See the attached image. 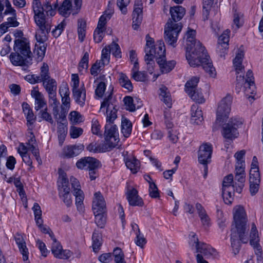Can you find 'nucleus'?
<instances>
[{
	"instance_id": "nucleus-1",
	"label": "nucleus",
	"mask_w": 263,
	"mask_h": 263,
	"mask_svg": "<svg viewBox=\"0 0 263 263\" xmlns=\"http://www.w3.org/2000/svg\"><path fill=\"white\" fill-rule=\"evenodd\" d=\"M196 31L190 29L186 33V58L191 66H201L205 71L211 77L214 78L216 70L212 63L210 62L209 56L206 55L205 48L195 37Z\"/></svg>"
},
{
	"instance_id": "nucleus-2",
	"label": "nucleus",
	"mask_w": 263,
	"mask_h": 263,
	"mask_svg": "<svg viewBox=\"0 0 263 263\" xmlns=\"http://www.w3.org/2000/svg\"><path fill=\"white\" fill-rule=\"evenodd\" d=\"M234 223L231 230V242L233 253L236 255L240 249L241 242L247 243L248 228L247 218L244 209L239 206L233 214Z\"/></svg>"
},
{
	"instance_id": "nucleus-3",
	"label": "nucleus",
	"mask_w": 263,
	"mask_h": 263,
	"mask_svg": "<svg viewBox=\"0 0 263 263\" xmlns=\"http://www.w3.org/2000/svg\"><path fill=\"white\" fill-rule=\"evenodd\" d=\"M115 101V100H112V93L110 92L101 103L100 108L101 110L103 108L107 107L106 111L104 112V114H106V122L109 124H106L105 126V144L110 150L115 147L119 141L117 126L110 124L113 123L117 117L118 109L116 108V105L114 104Z\"/></svg>"
},
{
	"instance_id": "nucleus-4",
	"label": "nucleus",
	"mask_w": 263,
	"mask_h": 263,
	"mask_svg": "<svg viewBox=\"0 0 263 263\" xmlns=\"http://www.w3.org/2000/svg\"><path fill=\"white\" fill-rule=\"evenodd\" d=\"M172 20H170L165 26L164 40L173 46L176 43L179 33L181 31L182 25L181 23H174L181 20L185 14V9L181 6H176L170 8Z\"/></svg>"
},
{
	"instance_id": "nucleus-5",
	"label": "nucleus",
	"mask_w": 263,
	"mask_h": 263,
	"mask_svg": "<svg viewBox=\"0 0 263 263\" xmlns=\"http://www.w3.org/2000/svg\"><path fill=\"white\" fill-rule=\"evenodd\" d=\"M13 50L15 52H12L9 56L13 65L28 67L32 64V53L27 39L22 37L15 40Z\"/></svg>"
},
{
	"instance_id": "nucleus-6",
	"label": "nucleus",
	"mask_w": 263,
	"mask_h": 263,
	"mask_svg": "<svg viewBox=\"0 0 263 263\" xmlns=\"http://www.w3.org/2000/svg\"><path fill=\"white\" fill-rule=\"evenodd\" d=\"M242 124V122L239 118H231L227 123L224 124L221 132L223 137L227 139L225 144L229 145V141H232L236 138L239 135L238 128Z\"/></svg>"
},
{
	"instance_id": "nucleus-7",
	"label": "nucleus",
	"mask_w": 263,
	"mask_h": 263,
	"mask_svg": "<svg viewBox=\"0 0 263 263\" xmlns=\"http://www.w3.org/2000/svg\"><path fill=\"white\" fill-rule=\"evenodd\" d=\"M242 87L243 88L245 93L248 96L253 94L255 90V86L254 81V77L252 71L249 70L246 74V78L244 76L237 75L236 77V90L239 92Z\"/></svg>"
},
{
	"instance_id": "nucleus-8",
	"label": "nucleus",
	"mask_w": 263,
	"mask_h": 263,
	"mask_svg": "<svg viewBox=\"0 0 263 263\" xmlns=\"http://www.w3.org/2000/svg\"><path fill=\"white\" fill-rule=\"evenodd\" d=\"M50 30H43L40 28L36 30L35 39L37 43L35 45L34 53L37 55V61H42L44 58L46 50L47 45L45 42L48 40V34Z\"/></svg>"
},
{
	"instance_id": "nucleus-9",
	"label": "nucleus",
	"mask_w": 263,
	"mask_h": 263,
	"mask_svg": "<svg viewBox=\"0 0 263 263\" xmlns=\"http://www.w3.org/2000/svg\"><path fill=\"white\" fill-rule=\"evenodd\" d=\"M232 102V97L230 95H227L221 100L217 110V122H223L228 118Z\"/></svg>"
},
{
	"instance_id": "nucleus-10",
	"label": "nucleus",
	"mask_w": 263,
	"mask_h": 263,
	"mask_svg": "<svg viewBox=\"0 0 263 263\" xmlns=\"http://www.w3.org/2000/svg\"><path fill=\"white\" fill-rule=\"evenodd\" d=\"M213 152L212 145L210 143H206L201 145L198 151V161L204 165L205 173L204 177L205 178L208 173V163L211 161Z\"/></svg>"
},
{
	"instance_id": "nucleus-11",
	"label": "nucleus",
	"mask_w": 263,
	"mask_h": 263,
	"mask_svg": "<svg viewBox=\"0 0 263 263\" xmlns=\"http://www.w3.org/2000/svg\"><path fill=\"white\" fill-rule=\"evenodd\" d=\"M59 182V196L67 207L71 206L72 198L70 193V189L69 186L68 179L63 176Z\"/></svg>"
},
{
	"instance_id": "nucleus-12",
	"label": "nucleus",
	"mask_w": 263,
	"mask_h": 263,
	"mask_svg": "<svg viewBox=\"0 0 263 263\" xmlns=\"http://www.w3.org/2000/svg\"><path fill=\"white\" fill-rule=\"evenodd\" d=\"M76 166L79 169L89 171L91 169L99 168L101 167V163L95 158L85 157L77 162Z\"/></svg>"
},
{
	"instance_id": "nucleus-13",
	"label": "nucleus",
	"mask_w": 263,
	"mask_h": 263,
	"mask_svg": "<svg viewBox=\"0 0 263 263\" xmlns=\"http://www.w3.org/2000/svg\"><path fill=\"white\" fill-rule=\"evenodd\" d=\"M70 182L73 188V194L76 197V204L78 210H82L84 195L82 190H81L80 184L79 181L74 177L70 178Z\"/></svg>"
},
{
	"instance_id": "nucleus-14",
	"label": "nucleus",
	"mask_w": 263,
	"mask_h": 263,
	"mask_svg": "<svg viewBox=\"0 0 263 263\" xmlns=\"http://www.w3.org/2000/svg\"><path fill=\"white\" fill-rule=\"evenodd\" d=\"M230 31L226 30L219 37L217 52L219 53L220 57H224L229 48V34Z\"/></svg>"
},
{
	"instance_id": "nucleus-15",
	"label": "nucleus",
	"mask_w": 263,
	"mask_h": 263,
	"mask_svg": "<svg viewBox=\"0 0 263 263\" xmlns=\"http://www.w3.org/2000/svg\"><path fill=\"white\" fill-rule=\"evenodd\" d=\"M51 252L55 257L62 259H67L72 255V252L70 250H63L59 241L52 242Z\"/></svg>"
},
{
	"instance_id": "nucleus-16",
	"label": "nucleus",
	"mask_w": 263,
	"mask_h": 263,
	"mask_svg": "<svg viewBox=\"0 0 263 263\" xmlns=\"http://www.w3.org/2000/svg\"><path fill=\"white\" fill-rule=\"evenodd\" d=\"M250 243L253 247L255 254L258 256L262 254V248L259 243L258 231L254 223L251 225Z\"/></svg>"
},
{
	"instance_id": "nucleus-17",
	"label": "nucleus",
	"mask_w": 263,
	"mask_h": 263,
	"mask_svg": "<svg viewBox=\"0 0 263 263\" xmlns=\"http://www.w3.org/2000/svg\"><path fill=\"white\" fill-rule=\"evenodd\" d=\"M92 208L93 213L106 212V202L100 192L94 194Z\"/></svg>"
},
{
	"instance_id": "nucleus-18",
	"label": "nucleus",
	"mask_w": 263,
	"mask_h": 263,
	"mask_svg": "<svg viewBox=\"0 0 263 263\" xmlns=\"http://www.w3.org/2000/svg\"><path fill=\"white\" fill-rule=\"evenodd\" d=\"M38 86L33 87L31 91V97L35 99L34 109L37 111L44 109L47 106L46 101L43 95L38 90Z\"/></svg>"
},
{
	"instance_id": "nucleus-19",
	"label": "nucleus",
	"mask_w": 263,
	"mask_h": 263,
	"mask_svg": "<svg viewBox=\"0 0 263 263\" xmlns=\"http://www.w3.org/2000/svg\"><path fill=\"white\" fill-rule=\"evenodd\" d=\"M126 195L130 205L142 206L144 205L143 201L138 195V191L136 189H128Z\"/></svg>"
},
{
	"instance_id": "nucleus-20",
	"label": "nucleus",
	"mask_w": 263,
	"mask_h": 263,
	"mask_svg": "<svg viewBox=\"0 0 263 263\" xmlns=\"http://www.w3.org/2000/svg\"><path fill=\"white\" fill-rule=\"evenodd\" d=\"M83 144L69 145L64 147L63 155L67 158H73L79 155L84 149Z\"/></svg>"
},
{
	"instance_id": "nucleus-21",
	"label": "nucleus",
	"mask_w": 263,
	"mask_h": 263,
	"mask_svg": "<svg viewBox=\"0 0 263 263\" xmlns=\"http://www.w3.org/2000/svg\"><path fill=\"white\" fill-rule=\"evenodd\" d=\"M14 239L19 250L22 254L23 260L27 261L28 260L29 252L24 238L20 233H16L14 236Z\"/></svg>"
},
{
	"instance_id": "nucleus-22",
	"label": "nucleus",
	"mask_w": 263,
	"mask_h": 263,
	"mask_svg": "<svg viewBox=\"0 0 263 263\" xmlns=\"http://www.w3.org/2000/svg\"><path fill=\"white\" fill-rule=\"evenodd\" d=\"M159 65L162 73H167L170 72L175 67L176 63L174 60L167 61L166 57L157 58L156 61Z\"/></svg>"
},
{
	"instance_id": "nucleus-23",
	"label": "nucleus",
	"mask_w": 263,
	"mask_h": 263,
	"mask_svg": "<svg viewBox=\"0 0 263 263\" xmlns=\"http://www.w3.org/2000/svg\"><path fill=\"white\" fill-rule=\"evenodd\" d=\"M244 57L243 51L239 48L236 53V55L233 60V66L235 68L237 74L241 73L244 70V66L242 65V62Z\"/></svg>"
},
{
	"instance_id": "nucleus-24",
	"label": "nucleus",
	"mask_w": 263,
	"mask_h": 263,
	"mask_svg": "<svg viewBox=\"0 0 263 263\" xmlns=\"http://www.w3.org/2000/svg\"><path fill=\"white\" fill-rule=\"evenodd\" d=\"M72 95L76 102L80 106L83 107L86 100L85 88H72Z\"/></svg>"
},
{
	"instance_id": "nucleus-25",
	"label": "nucleus",
	"mask_w": 263,
	"mask_h": 263,
	"mask_svg": "<svg viewBox=\"0 0 263 263\" xmlns=\"http://www.w3.org/2000/svg\"><path fill=\"white\" fill-rule=\"evenodd\" d=\"M202 112L198 105H193L191 107V122L197 125L200 124L203 121Z\"/></svg>"
},
{
	"instance_id": "nucleus-26",
	"label": "nucleus",
	"mask_w": 263,
	"mask_h": 263,
	"mask_svg": "<svg viewBox=\"0 0 263 263\" xmlns=\"http://www.w3.org/2000/svg\"><path fill=\"white\" fill-rule=\"evenodd\" d=\"M142 8L140 7H135L133 12V28L138 30L142 21Z\"/></svg>"
},
{
	"instance_id": "nucleus-27",
	"label": "nucleus",
	"mask_w": 263,
	"mask_h": 263,
	"mask_svg": "<svg viewBox=\"0 0 263 263\" xmlns=\"http://www.w3.org/2000/svg\"><path fill=\"white\" fill-rule=\"evenodd\" d=\"M126 167L129 168L133 174L138 172L140 169V162L135 157H128L124 158Z\"/></svg>"
},
{
	"instance_id": "nucleus-28",
	"label": "nucleus",
	"mask_w": 263,
	"mask_h": 263,
	"mask_svg": "<svg viewBox=\"0 0 263 263\" xmlns=\"http://www.w3.org/2000/svg\"><path fill=\"white\" fill-rule=\"evenodd\" d=\"M58 124V136L60 145H62L65 139L67 133V122H62L57 121Z\"/></svg>"
},
{
	"instance_id": "nucleus-29",
	"label": "nucleus",
	"mask_w": 263,
	"mask_h": 263,
	"mask_svg": "<svg viewBox=\"0 0 263 263\" xmlns=\"http://www.w3.org/2000/svg\"><path fill=\"white\" fill-rule=\"evenodd\" d=\"M159 96L161 100L168 107H172V99L170 92L168 88L164 85H161L159 89Z\"/></svg>"
},
{
	"instance_id": "nucleus-30",
	"label": "nucleus",
	"mask_w": 263,
	"mask_h": 263,
	"mask_svg": "<svg viewBox=\"0 0 263 263\" xmlns=\"http://www.w3.org/2000/svg\"><path fill=\"white\" fill-rule=\"evenodd\" d=\"M59 93L62 97V104L64 105L67 109L70 108V98L69 97V90L67 85L60 87L59 88Z\"/></svg>"
},
{
	"instance_id": "nucleus-31",
	"label": "nucleus",
	"mask_w": 263,
	"mask_h": 263,
	"mask_svg": "<svg viewBox=\"0 0 263 263\" xmlns=\"http://www.w3.org/2000/svg\"><path fill=\"white\" fill-rule=\"evenodd\" d=\"M215 252V249L203 242H201V244L196 248V252L200 253L206 258L214 255Z\"/></svg>"
},
{
	"instance_id": "nucleus-32",
	"label": "nucleus",
	"mask_w": 263,
	"mask_h": 263,
	"mask_svg": "<svg viewBox=\"0 0 263 263\" xmlns=\"http://www.w3.org/2000/svg\"><path fill=\"white\" fill-rule=\"evenodd\" d=\"M153 56L155 58L156 61H157V58L165 57V48L162 40L158 41L157 44L154 46Z\"/></svg>"
},
{
	"instance_id": "nucleus-33",
	"label": "nucleus",
	"mask_w": 263,
	"mask_h": 263,
	"mask_svg": "<svg viewBox=\"0 0 263 263\" xmlns=\"http://www.w3.org/2000/svg\"><path fill=\"white\" fill-rule=\"evenodd\" d=\"M246 175L235 174V182L232 184V190L240 193L244 187Z\"/></svg>"
},
{
	"instance_id": "nucleus-34",
	"label": "nucleus",
	"mask_w": 263,
	"mask_h": 263,
	"mask_svg": "<svg viewBox=\"0 0 263 263\" xmlns=\"http://www.w3.org/2000/svg\"><path fill=\"white\" fill-rule=\"evenodd\" d=\"M72 4L70 0H64L62 5L59 7V13L62 16L67 17L71 13Z\"/></svg>"
},
{
	"instance_id": "nucleus-35",
	"label": "nucleus",
	"mask_w": 263,
	"mask_h": 263,
	"mask_svg": "<svg viewBox=\"0 0 263 263\" xmlns=\"http://www.w3.org/2000/svg\"><path fill=\"white\" fill-rule=\"evenodd\" d=\"M132 124L129 120L126 118L123 117L121 121V132L123 136L127 138L132 133Z\"/></svg>"
},
{
	"instance_id": "nucleus-36",
	"label": "nucleus",
	"mask_w": 263,
	"mask_h": 263,
	"mask_svg": "<svg viewBox=\"0 0 263 263\" xmlns=\"http://www.w3.org/2000/svg\"><path fill=\"white\" fill-rule=\"evenodd\" d=\"M87 151L90 152H93L95 153H103L106 151H110L108 148V147L106 146V144L104 143L103 144H98L97 145L96 143H90L86 147Z\"/></svg>"
},
{
	"instance_id": "nucleus-37",
	"label": "nucleus",
	"mask_w": 263,
	"mask_h": 263,
	"mask_svg": "<svg viewBox=\"0 0 263 263\" xmlns=\"http://www.w3.org/2000/svg\"><path fill=\"white\" fill-rule=\"evenodd\" d=\"M199 79L197 77H193L187 81L185 84V91L187 93H191L195 90L198 89L197 84Z\"/></svg>"
},
{
	"instance_id": "nucleus-38",
	"label": "nucleus",
	"mask_w": 263,
	"mask_h": 263,
	"mask_svg": "<svg viewBox=\"0 0 263 263\" xmlns=\"http://www.w3.org/2000/svg\"><path fill=\"white\" fill-rule=\"evenodd\" d=\"M86 22L83 19L78 21V34L80 42H83L86 35Z\"/></svg>"
},
{
	"instance_id": "nucleus-39",
	"label": "nucleus",
	"mask_w": 263,
	"mask_h": 263,
	"mask_svg": "<svg viewBox=\"0 0 263 263\" xmlns=\"http://www.w3.org/2000/svg\"><path fill=\"white\" fill-rule=\"evenodd\" d=\"M119 83L121 86L129 91L133 90V85L128 79V77L123 73H121L119 74Z\"/></svg>"
},
{
	"instance_id": "nucleus-40",
	"label": "nucleus",
	"mask_w": 263,
	"mask_h": 263,
	"mask_svg": "<svg viewBox=\"0 0 263 263\" xmlns=\"http://www.w3.org/2000/svg\"><path fill=\"white\" fill-rule=\"evenodd\" d=\"M95 216V222L98 227L103 228L106 222V212L93 213Z\"/></svg>"
},
{
	"instance_id": "nucleus-41",
	"label": "nucleus",
	"mask_w": 263,
	"mask_h": 263,
	"mask_svg": "<svg viewBox=\"0 0 263 263\" xmlns=\"http://www.w3.org/2000/svg\"><path fill=\"white\" fill-rule=\"evenodd\" d=\"M38 77L41 80L40 81V83L51 78L49 71V67L47 64L45 63H43L42 66L40 68V73Z\"/></svg>"
},
{
	"instance_id": "nucleus-42",
	"label": "nucleus",
	"mask_w": 263,
	"mask_h": 263,
	"mask_svg": "<svg viewBox=\"0 0 263 263\" xmlns=\"http://www.w3.org/2000/svg\"><path fill=\"white\" fill-rule=\"evenodd\" d=\"M42 83L44 88L47 92L57 90V83L54 79L51 78Z\"/></svg>"
},
{
	"instance_id": "nucleus-43",
	"label": "nucleus",
	"mask_w": 263,
	"mask_h": 263,
	"mask_svg": "<svg viewBox=\"0 0 263 263\" xmlns=\"http://www.w3.org/2000/svg\"><path fill=\"white\" fill-rule=\"evenodd\" d=\"M232 187H222V195L226 203L230 204L233 200L234 192L231 191Z\"/></svg>"
},
{
	"instance_id": "nucleus-44",
	"label": "nucleus",
	"mask_w": 263,
	"mask_h": 263,
	"mask_svg": "<svg viewBox=\"0 0 263 263\" xmlns=\"http://www.w3.org/2000/svg\"><path fill=\"white\" fill-rule=\"evenodd\" d=\"M191 98L198 103H203L205 102L202 93L200 89H197L191 93H187Z\"/></svg>"
},
{
	"instance_id": "nucleus-45",
	"label": "nucleus",
	"mask_w": 263,
	"mask_h": 263,
	"mask_svg": "<svg viewBox=\"0 0 263 263\" xmlns=\"http://www.w3.org/2000/svg\"><path fill=\"white\" fill-rule=\"evenodd\" d=\"M92 248L95 252H98L102 245L101 237L99 233L95 231L92 236Z\"/></svg>"
},
{
	"instance_id": "nucleus-46",
	"label": "nucleus",
	"mask_w": 263,
	"mask_h": 263,
	"mask_svg": "<svg viewBox=\"0 0 263 263\" xmlns=\"http://www.w3.org/2000/svg\"><path fill=\"white\" fill-rule=\"evenodd\" d=\"M154 59H155V58L154 57L153 54H145L144 60L147 65V70L150 73H152L154 69Z\"/></svg>"
},
{
	"instance_id": "nucleus-47",
	"label": "nucleus",
	"mask_w": 263,
	"mask_h": 263,
	"mask_svg": "<svg viewBox=\"0 0 263 263\" xmlns=\"http://www.w3.org/2000/svg\"><path fill=\"white\" fill-rule=\"evenodd\" d=\"M39 117L42 119V120L46 121L51 124L54 123V121L51 114L48 112L47 107H46V108L41 109L39 113Z\"/></svg>"
},
{
	"instance_id": "nucleus-48",
	"label": "nucleus",
	"mask_w": 263,
	"mask_h": 263,
	"mask_svg": "<svg viewBox=\"0 0 263 263\" xmlns=\"http://www.w3.org/2000/svg\"><path fill=\"white\" fill-rule=\"evenodd\" d=\"M146 45L145 48V53L153 54V48H154V40L151 37L149 34L146 35Z\"/></svg>"
},
{
	"instance_id": "nucleus-49",
	"label": "nucleus",
	"mask_w": 263,
	"mask_h": 263,
	"mask_svg": "<svg viewBox=\"0 0 263 263\" xmlns=\"http://www.w3.org/2000/svg\"><path fill=\"white\" fill-rule=\"evenodd\" d=\"M164 118L166 128L171 129L173 127L174 124L172 121V114L168 109H165L164 111Z\"/></svg>"
},
{
	"instance_id": "nucleus-50",
	"label": "nucleus",
	"mask_w": 263,
	"mask_h": 263,
	"mask_svg": "<svg viewBox=\"0 0 263 263\" xmlns=\"http://www.w3.org/2000/svg\"><path fill=\"white\" fill-rule=\"evenodd\" d=\"M112 13V10H111L108 14L102 15L99 18L97 27L105 30V25L107 23V20L110 19Z\"/></svg>"
},
{
	"instance_id": "nucleus-51",
	"label": "nucleus",
	"mask_w": 263,
	"mask_h": 263,
	"mask_svg": "<svg viewBox=\"0 0 263 263\" xmlns=\"http://www.w3.org/2000/svg\"><path fill=\"white\" fill-rule=\"evenodd\" d=\"M110 53V49L109 46L102 49L101 55L102 65H104L109 63Z\"/></svg>"
},
{
	"instance_id": "nucleus-52",
	"label": "nucleus",
	"mask_w": 263,
	"mask_h": 263,
	"mask_svg": "<svg viewBox=\"0 0 263 263\" xmlns=\"http://www.w3.org/2000/svg\"><path fill=\"white\" fill-rule=\"evenodd\" d=\"M214 0H203V14L205 15L204 20L208 19V15H209V11Z\"/></svg>"
},
{
	"instance_id": "nucleus-53",
	"label": "nucleus",
	"mask_w": 263,
	"mask_h": 263,
	"mask_svg": "<svg viewBox=\"0 0 263 263\" xmlns=\"http://www.w3.org/2000/svg\"><path fill=\"white\" fill-rule=\"evenodd\" d=\"M260 174L259 170H250V183H260Z\"/></svg>"
},
{
	"instance_id": "nucleus-54",
	"label": "nucleus",
	"mask_w": 263,
	"mask_h": 263,
	"mask_svg": "<svg viewBox=\"0 0 263 263\" xmlns=\"http://www.w3.org/2000/svg\"><path fill=\"white\" fill-rule=\"evenodd\" d=\"M123 101L127 110L130 111H134L136 110V106L134 104V100L132 97L126 96L124 97Z\"/></svg>"
},
{
	"instance_id": "nucleus-55",
	"label": "nucleus",
	"mask_w": 263,
	"mask_h": 263,
	"mask_svg": "<svg viewBox=\"0 0 263 263\" xmlns=\"http://www.w3.org/2000/svg\"><path fill=\"white\" fill-rule=\"evenodd\" d=\"M149 195L153 198H157L160 197L158 189L155 183H151L149 185Z\"/></svg>"
},
{
	"instance_id": "nucleus-56",
	"label": "nucleus",
	"mask_w": 263,
	"mask_h": 263,
	"mask_svg": "<svg viewBox=\"0 0 263 263\" xmlns=\"http://www.w3.org/2000/svg\"><path fill=\"white\" fill-rule=\"evenodd\" d=\"M83 130L81 127L72 126L70 128L69 134L71 138L76 139L83 134Z\"/></svg>"
},
{
	"instance_id": "nucleus-57",
	"label": "nucleus",
	"mask_w": 263,
	"mask_h": 263,
	"mask_svg": "<svg viewBox=\"0 0 263 263\" xmlns=\"http://www.w3.org/2000/svg\"><path fill=\"white\" fill-rule=\"evenodd\" d=\"M110 49V52L117 58H121V52L119 45L115 43H111L109 45Z\"/></svg>"
},
{
	"instance_id": "nucleus-58",
	"label": "nucleus",
	"mask_w": 263,
	"mask_h": 263,
	"mask_svg": "<svg viewBox=\"0 0 263 263\" xmlns=\"http://www.w3.org/2000/svg\"><path fill=\"white\" fill-rule=\"evenodd\" d=\"M136 237L135 240L136 244L141 248H143L144 246L146 243V239L141 234L140 230L136 232Z\"/></svg>"
},
{
	"instance_id": "nucleus-59",
	"label": "nucleus",
	"mask_w": 263,
	"mask_h": 263,
	"mask_svg": "<svg viewBox=\"0 0 263 263\" xmlns=\"http://www.w3.org/2000/svg\"><path fill=\"white\" fill-rule=\"evenodd\" d=\"M132 77L136 81L144 82L146 79V74L145 72L138 70L132 72Z\"/></svg>"
},
{
	"instance_id": "nucleus-60",
	"label": "nucleus",
	"mask_w": 263,
	"mask_h": 263,
	"mask_svg": "<svg viewBox=\"0 0 263 263\" xmlns=\"http://www.w3.org/2000/svg\"><path fill=\"white\" fill-rule=\"evenodd\" d=\"M106 85L103 82H100L95 90V95L98 98H102L106 89Z\"/></svg>"
},
{
	"instance_id": "nucleus-61",
	"label": "nucleus",
	"mask_w": 263,
	"mask_h": 263,
	"mask_svg": "<svg viewBox=\"0 0 263 263\" xmlns=\"http://www.w3.org/2000/svg\"><path fill=\"white\" fill-rule=\"evenodd\" d=\"M91 131L93 134L102 137V134L100 131V125L97 120L93 119L92 121Z\"/></svg>"
},
{
	"instance_id": "nucleus-62",
	"label": "nucleus",
	"mask_w": 263,
	"mask_h": 263,
	"mask_svg": "<svg viewBox=\"0 0 263 263\" xmlns=\"http://www.w3.org/2000/svg\"><path fill=\"white\" fill-rule=\"evenodd\" d=\"M129 3V0H117V6L123 14L127 12V6Z\"/></svg>"
},
{
	"instance_id": "nucleus-63",
	"label": "nucleus",
	"mask_w": 263,
	"mask_h": 263,
	"mask_svg": "<svg viewBox=\"0 0 263 263\" xmlns=\"http://www.w3.org/2000/svg\"><path fill=\"white\" fill-rule=\"evenodd\" d=\"M70 120L73 123H78L82 121V116L77 111H72L70 113Z\"/></svg>"
},
{
	"instance_id": "nucleus-64",
	"label": "nucleus",
	"mask_w": 263,
	"mask_h": 263,
	"mask_svg": "<svg viewBox=\"0 0 263 263\" xmlns=\"http://www.w3.org/2000/svg\"><path fill=\"white\" fill-rule=\"evenodd\" d=\"M105 30L98 27L96 28L93 33V39L96 43H99L103 39V33Z\"/></svg>"
}]
</instances>
